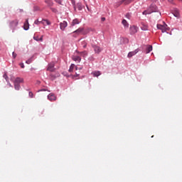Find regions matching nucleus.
Segmentation results:
<instances>
[{"label": "nucleus", "instance_id": "obj_1", "mask_svg": "<svg viewBox=\"0 0 182 182\" xmlns=\"http://www.w3.org/2000/svg\"><path fill=\"white\" fill-rule=\"evenodd\" d=\"M153 12H159V8L154 4H151L147 10H145L142 12V14L150 15V14H153Z\"/></svg>", "mask_w": 182, "mask_h": 182}, {"label": "nucleus", "instance_id": "obj_2", "mask_svg": "<svg viewBox=\"0 0 182 182\" xmlns=\"http://www.w3.org/2000/svg\"><path fill=\"white\" fill-rule=\"evenodd\" d=\"M18 23L19 21H18V19H15L9 22V26L10 29H11L13 33L16 31Z\"/></svg>", "mask_w": 182, "mask_h": 182}, {"label": "nucleus", "instance_id": "obj_3", "mask_svg": "<svg viewBox=\"0 0 182 182\" xmlns=\"http://www.w3.org/2000/svg\"><path fill=\"white\" fill-rule=\"evenodd\" d=\"M156 28L157 29H159V31H161L162 33L167 32V31H170V28H168L167 24H166L165 22H163V24H157Z\"/></svg>", "mask_w": 182, "mask_h": 182}, {"label": "nucleus", "instance_id": "obj_4", "mask_svg": "<svg viewBox=\"0 0 182 182\" xmlns=\"http://www.w3.org/2000/svg\"><path fill=\"white\" fill-rule=\"evenodd\" d=\"M153 50V46L151 45H146L143 46L142 52L144 53H150Z\"/></svg>", "mask_w": 182, "mask_h": 182}, {"label": "nucleus", "instance_id": "obj_5", "mask_svg": "<svg viewBox=\"0 0 182 182\" xmlns=\"http://www.w3.org/2000/svg\"><path fill=\"white\" fill-rule=\"evenodd\" d=\"M47 70L48 72H55V70H56V68H55V62H51L48 64Z\"/></svg>", "mask_w": 182, "mask_h": 182}, {"label": "nucleus", "instance_id": "obj_6", "mask_svg": "<svg viewBox=\"0 0 182 182\" xmlns=\"http://www.w3.org/2000/svg\"><path fill=\"white\" fill-rule=\"evenodd\" d=\"M139 31V28L136 26H132L129 28V33L130 35H135V33H137V31Z\"/></svg>", "mask_w": 182, "mask_h": 182}, {"label": "nucleus", "instance_id": "obj_7", "mask_svg": "<svg viewBox=\"0 0 182 182\" xmlns=\"http://www.w3.org/2000/svg\"><path fill=\"white\" fill-rule=\"evenodd\" d=\"M68 27V22L65 21H63V22L60 23V28L62 31H65L66 28Z\"/></svg>", "mask_w": 182, "mask_h": 182}, {"label": "nucleus", "instance_id": "obj_8", "mask_svg": "<svg viewBox=\"0 0 182 182\" xmlns=\"http://www.w3.org/2000/svg\"><path fill=\"white\" fill-rule=\"evenodd\" d=\"M92 48L94 49V52L95 53H100V52H102V48L100 47H99V46L97 45H94L92 46Z\"/></svg>", "mask_w": 182, "mask_h": 182}, {"label": "nucleus", "instance_id": "obj_9", "mask_svg": "<svg viewBox=\"0 0 182 182\" xmlns=\"http://www.w3.org/2000/svg\"><path fill=\"white\" fill-rule=\"evenodd\" d=\"M172 14L175 18H177L178 19L180 18V11H178V9H174Z\"/></svg>", "mask_w": 182, "mask_h": 182}, {"label": "nucleus", "instance_id": "obj_10", "mask_svg": "<svg viewBox=\"0 0 182 182\" xmlns=\"http://www.w3.org/2000/svg\"><path fill=\"white\" fill-rule=\"evenodd\" d=\"M136 53H139V49L129 52L128 53V58H132V56H134V55H136Z\"/></svg>", "mask_w": 182, "mask_h": 182}, {"label": "nucleus", "instance_id": "obj_11", "mask_svg": "<svg viewBox=\"0 0 182 182\" xmlns=\"http://www.w3.org/2000/svg\"><path fill=\"white\" fill-rule=\"evenodd\" d=\"M48 100H50V102H53L54 100H56V96L54 94H49L48 95Z\"/></svg>", "mask_w": 182, "mask_h": 182}, {"label": "nucleus", "instance_id": "obj_12", "mask_svg": "<svg viewBox=\"0 0 182 182\" xmlns=\"http://www.w3.org/2000/svg\"><path fill=\"white\" fill-rule=\"evenodd\" d=\"M23 29H24V31H28L29 30V21L28 19H26L25 23H24Z\"/></svg>", "mask_w": 182, "mask_h": 182}, {"label": "nucleus", "instance_id": "obj_13", "mask_svg": "<svg viewBox=\"0 0 182 182\" xmlns=\"http://www.w3.org/2000/svg\"><path fill=\"white\" fill-rule=\"evenodd\" d=\"M79 23H80V21H79V19L75 18L73 20V21L71 23V26H75L76 25H79Z\"/></svg>", "mask_w": 182, "mask_h": 182}, {"label": "nucleus", "instance_id": "obj_14", "mask_svg": "<svg viewBox=\"0 0 182 182\" xmlns=\"http://www.w3.org/2000/svg\"><path fill=\"white\" fill-rule=\"evenodd\" d=\"M73 60L75 62H78V63H80V61L82 60V58L79 55H75L73 57Z\"/></svg>", "mask_w": 182, "mask_h": 182}, {"label": "nucleus", "instance_id": "obj_15", "mask_svg": "<svg viewBox=\"0 0 182 182\" xmlns=\"http://www.w3.org/2000/svg\"><path fill=\"white\" fill-rule=\"evenodd\" d=\"M84 31L83 28H79L78 29L75 30L73 32V33H76L77 35H80Z\"/></svg>", "mask_w": 182, "mask_h": 182}, {"label": "nucleus", "instance_id": "obj_16", "mask_svg": "<svg viewBox=\"0 0 182 182\" xmlns=\"http://www.w3.org/2000/svg\"><path fill=\"white\" fill-rule=\"evenodd\" d=\"M44 2L48 6H53V0H44Z\"/></svg>", "mask_w": 182, "mask_h": 182}, {"label": "nucleus", "instance_id": "obj_17", "mask_svg": "<svg viewBox=\"0 0 182 182\" xmlns=\"http://www.w3.org/2000/svg\"><path fill=\"white\" fill-rule=\"evenodd\" d=\"M33 39L34 41H36V42H43V36H41V38L38 36H34Z\"/></svg>", "mask_w": 182, "mask_h": 182}, {"label": "nucleus", "instance_id": "obj_18", "mask_svg": "<svg viewBox=\"0 0 182 182\" xmlns=\"http://www.w3.org/2000/svg\"><path fill=\"white\" fill-rule=\"evenodd\" d=\"M122 23L124 26V28H129V23L127 22V21H126V19H123Z\"/></svg>", "mask_w": 182, "mask_h": 182}, {"label": "nucleus", "instance_id": "obj_19", "mask_svg": "<svg viewBox=\"0 0 182 182\" xmlns=\"http://www.w3.org/2000/svg\"><path fill=\"white\" fill-rule=\"evenodd\" d=\"M58 76H59V74L58 75L50 74L49 77L50 80H55V79H56Z\"/></svg>", "mask_w": 182, "mask_h": 182}, {"label": "nucleus", "instance_id": "obj_20", "mask_svg": "<svg viewBox=\"0 0 182 182\" xmlns=\"http://www.w3.org/2000/svg\"><path fill=\"white\" fill-rule=\"evenodd\" d=\"M22 82H23V78H21V77H16L14 80V83H22Z\"/></svg>", "mask_w": 182, "mask_h": 182}, {"label": "nucleus", "instance_id": "obj_21", "mask_svg": "<svg viewBox=\"0 0 182 182\" xmlns=\"http://www.w3.org/2000/svg\"><path fill=\"white\" fill-rule=\"evenodd\" d=\"M33 58H34V56L33 55L31 58H28L26 61V63H27V65H31V63H32V62H33Z\"/></svg>", "mask_w": 182, "mask_h": 182}, {"label": "nucleus", "instance_id": "obj_22", "mask_svg": "<svg viewBox=\"0 0 182 182\" xmlns=\"http://www.w3.org/2000/svg\"><path fill=\"white\" fill-rule=\"evenodd\" d=\"M14 89L16 90H19L21 89V85L18 84V82H14Z\"/></svg>", "mask_w": 182, "mask_h": 182}, {"label": "nucleus", "instance_id": "obj_23", "mask_svg": "<svg viewBox=\"0 0 182 182\" xmlns=\"http://www.w3.org/2000/svg\"><path fill=\"white\" fill-rule=\"evenodd\" d=\"M122 2H124L125 5H129V4H132L133 0H122Z\"/></svg>", "mask_w": 182, "mask_h": 182}, {"label": "nucleus", "instance_id": "obj_24", "mask_svg": "<svg viewBox=\"0 0 182 182\" xmlns=\"http://www.w3.org/2000/svg\"><path fill=\"white\" fill-rule=\"evenodd\" d=\"M77 6L78 11H82L83 9V6H82V3H77Z\"/></svg>", "mask_w": 182, "mask_h": 182}, {"label": "nucleus", "instance_id": "obj_25", "mask_svg": "<svg viewBox=\"0 0 182 182\" xmlns=\"http://www.w3.org/2000/svg\"><path fill=\"white\" fill-rule=\"evenodd\" d=\"M100 75H101L100 71H95L93 73V76H95V77H97L100 76Z\"/></svg>", "mask_w": 182, "mask_h": 182}, {"label": "nucleus", "instance_id": "obj_26", "mask_svg": "<svg viewBox=\"0 0 182 182\" xmlns=\"http://www.w3.org/2000/svg\"><path fill=\"white\" fill-rule=\"evenodd\" d=\"M141 31H149V27L146 25H142L141 26Z\"/></svg>", "mask_w": 182, "mask_h": 182}, {"label": "nucleus", "instance_id": "obj_27", "mask_svg": "<svg viewBox=\"0 0 182 182\" xmlns=\"http://www.w3.org/2000/svg\"><path fill=\"white\" fill-rule=\"evenodd\" d=\"M73 69H75V64H71L68 71L69 72H73Z\"/></svg>", "mask_w": 182, "mask_h": 182}, {"label": "nucleus", "instance_id": "obj_28", "mask_svg": "<svg viewBox=\"0 0 182 182\" xmlns=\"http://www.w3.org/2000/svg\"><path fill=\"white\" fill-rule=\"evenodd\" d=\"M125 17L127 18V19H132V13H127L125 15Z\"/></svg>", "mask_w": 182, "mask_h": 182}, {"label": "nucleus", "instance_id": "obj_29", "mask_svg": "<svg viewBox=\"0 0 182 182\" xmlns=\"http://www.w3.org/2000/svg\"><path fill=\"white\" fill-rule=\"evenodd\" d=\"M3 77L6 80V82H9V77H8V75L4 74Z\"/></svg>", "mask_w": 182, "mask_h": 182}, {"label": "nucleus", "instance_id": "obj_30", "mask_svg": "<svg viewBox=\"0 0 182 182\" xmlns=\"http://www.w3.org/2000/svg\"><path fill=\"white\" fill-rule=\"evenodd\" d=\"M43 21L45 22L46 25H50V21H49V20L43 19Z\"/></svg>", "mask_w": 182, "mask_h": 182}, {"label": "nucleus", "instance_id": "obj_31", "mask_svg": "<svg viewBox=\"0 0 182 182\" xmlns=\"http://www.w3.org/2000/svg\"><path fill=\"white\" fill-rule=\"evenodd\" d=\"M50 10L52 11V12H54V14H56V12H58V9L53 7H50Z\"/></svg>", "mask_w": 182, "mask_h": 182}, {"label": "nucleus", "instance_id": "obj_32", "mask_svg": "<svg viewBox=\"0 0 182 182\" xmlns=\"http://www.w3.org/2000/svg\"><path fill=\"white\" fill-rule=\"evenodd\" d=\"M56 4H58V5H63L62 4V0H54Z\"/></svg>", "mask_w": 182, "mask_h": 182}, {"label": "nucleus", "instance_id": "obj_33", "mask_svg": "<svg viewBox=\"0 0 182 182\" xmlns=\"http://www.w3.org/2000/svg\"><path fill=\"white\" fill-rule=\"evenodd\" d=\"M28 96H29V97H31L32 99L33 97V92H28Z\"/></svg>", "mask_w": 182, "mask_h": 182}, {"label": "nucleus", "instance_id": "obj_34", "mask_svg": "<svg viewBox=\"0 0 182 182\" xmlns=\"http://www.w3.org/2000/svg\"><path fill=\"white\" fill-rule=\"evenodd\" d=\"M71 4H72L73 6H75V5H76V1L71 0Z\"/></svg>", "mask_w": 182, "mask_h": 182}, {"label": "nucleus", "instance_id": "obj_35", "mask_svg": "<svg viewBox=\"0 0 182 182\" xmlns=\"http://www.w3.org/2000/svg\"><path fill=\"white\" fill-rule=\"evenodd\" d=\"M19 65L22 69L25 68V65H23V63H21Z\"/></svg>", "mask_w": 182, "mask_h": 182}, {"label": "nucleus", "instance_id": "obj_36", "mask_svg": "<svg viewBox=\"0 0 182 182\" xmlns=\"http://www.w3.org/2000/svg\"><path fill=\"white\" fill-rule=\"evenodd\" d=\"M101 21H102V22H105L106 21V18L102 17Z\"/></svg>", "mask_w": 182, "mask_h": 182}, {"label": "nucleus", "instance_id": "obj_37", "mask_svg": "<svg viewBox=\"0 0 182 182\" xmlns=\"http://www.w3.org/2000/svg\"><path fill=\"white\" fill-rule=\"evenodd\" d=\"M12 55L13 58L15 59V58H16V53H15V52H13Z\"/></svg>", "mask_w": 182, "mask_h": 182}, {"label": "nucleus", "instance_id": "obj_38", "mask_svg": "<svg viewBox=\"0 0 182 182\" xmlns=\"http://www.w3.org/2000/svg\"><path fill=\"white\" fill-rule=\"evenodd\" d=\"M38 92H46V89H41V90H39Z\"/></svg>", "mask_w": 182, "mask_h": 182}, {"label": "nucleus", "instance_id": "obj_39", "mask_svg": "<svg viewBox=\"0 0 182 182\" xmlns=\"http://www.w3.org/2000/svg\"><path fill=\"white\" fill-rule=\"evenodd\" d=\"M39 9V7L38 6H34V11H38Z\"/></svg>", "mask_w": 182, "mask_h": 182}, {"label": "nucleus", "instance_id": "obj_40", "mask_svg": "<svg viewBox=\"0 0 182 182\" xmlns=\"http://www.w3.org/2000/svg\"><path fill=\"white\" fill-rule=\"evenodd\" d=\"M7 85H9V86H10V87H12V85H11V82H9V81L7 82Z\"/></svg>", "mask_w": 182, "mask_h": 182}, {"label": "nucleus", "instance_id": "obj_41", "mask_svg": "<svg viewBox=\"0 0 182 182\" xmlns=\"http://www.w3.org/2000/svg\"><path fill=\"white\" fill-rule=\"evenodd\" d=\"M39 23V21L38 20L35 21L34 23H36V25H38V23Z\"/></svg>", "mask_w": 182, "mask_h": 182}, {"label": "nucleus", "instance_id": "obj_42", "mask_svg": "<svg viewBox=\"0 0 182 182\" xmlns=\"http://www.w3.org/2000/svg\"><path fill=\"white\" fill-rule=\"evenodd\" d=\"M74 11H76V5L73 6Z\"/></svg>", "mask_w": 182, "mask_h": 182}, {"label": "nucleus", "instance_id": "obj_43", "mask_svg": "<svg viewBox=\"0 0 182 182\" xmlns=\"http://www.w3.org/2000/svg\"><path fill=\"white\" fill-rule=\"evenodd\" d=\"M82 67H80L78 68V70H82Z\"/></svg>", "mask_w": 182, "mask_h": 182}, {"label": "nucleus", "instance_id": "obj_44", "mask_svg": "<svg viewBox=\"0 0 182 182\" xmlns=\"http://www.w3.org/2000/svg\"><path fill=\"white\" fill-rule=\"evenodd\" d=\"M31 70H35V68H31Z\"/></svg>", "mask_w": 182, "mask_h": 182}, {"label": "nucleus", "instance_id": "obj_45", "mask_svg": "<svg viewBox=\"0 0 182 182\" xmlns=\"http://www.w3.org/2000/svg\"><path fill=\"white\" fill-rule=\"evenodd\" d=\"M76 70H77V67H75Z\"/></svg>", "mask_w": 182, "mask_h": 182}, {"label": "nucleus", "instance_id": "obj_46", "mask_svg": "<svg viewBox=\"0 0 182 182\" xmlns=\"http://www.w3.org/2000/svg\"><path fill=\"white\" fill-rule=\"evenodd\" d=\"M83 48H86V46H84Z\"/></svg>", "mask_w": 182, "mask_h": 182}, {"label": "nucleus", "instance_id": "obj_47", "mask_svg": "<svg viewBox=\"0 0 182 182\" xmlns=\"http://www.w3.org/2000/svg\"><path fill=\"white\" fill-rule=\"evenodd\" d=\"M134 1H135V0H132V2H133Z\"/></svg>", "mask_w": 182, "mask_h": 182}]
</instances>
